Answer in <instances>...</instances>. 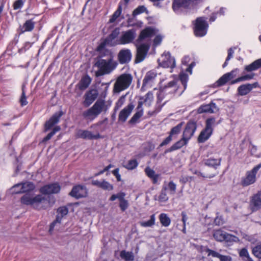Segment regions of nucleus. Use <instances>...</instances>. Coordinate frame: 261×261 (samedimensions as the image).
<instances>
[{
    "instance_id": "f257e3e1",
    "label": "nucleus",
    "mask_w": 261,
    "mask_h": 261,
    "mask_svg": "<svg viewBox=\"0 0 261 261\" xmlns=\"http://www.w3.org/2000/svg\"><path fill=\"white\" fill-rule=\"evenodd\" d=\"M158 30L153 27H148L142 30L136 42L137 55L135 63L142 62L145 58L149 49L151 38L158 33Z\"/></svg>"
},
{
    "instance_id": "f03ea898",
    "label": "nucleus",
    "mask_w": 261,
    "mask_h": 261,
    "mask_svg": "<svg viewBox=\"0 0 261 261\" xmlns=\"http://www.w3.org/2000/svg\"><path fill=\"white\" fill-rule=\"evenodd\" d=\"M110 106L111 103L107 104L105 100L99 99L91 108L83 112L82 116L85 120L91 122L102 112L106 113Z\"/></svg>"
},
{
    "instance_id": "7ed1b4c3",
    "label": "nucleus",
    "mask_w": 261,
    "mask_h": 261,
    "mask_svg": "<svg viewBox=\"0 0 261 261\" xmlns=\"http://www.w3.org/2000/svg\"><path fill=\"white\" fill-rule=\"evenodd\" d=\"M20 202L23 204L31 205L38 210L45 209L48 203L47 199L41 195H37L33 197V195L30 194H25L22 196L20 199Z\"/></svg>"
},
{
    "instance_id": "20e7f679",
    "label": "nucleus",
    "mask_w": 261,
    "mask_h": 261,
    "mask_svg": "<svg viewBox=\"0 0 261 261\" xmlns=\"http://www.w3.org/2000/svg\"><path fill=\"white\" fill-rule=\"evenodd\" d=\"M117 65V63L114 61L111 58L108 60H98L94 64L95 66L98 68V70L95 72V76L98 77L110 74L116 68Z\"/></svg>"
},
{
    "instance_id": "39448f33",
    "label": "nucleus",
    "mask_w": 261,
    "mask_h": 261,
    "mask_svg": "<svg viewBox=\"0 0 261 261\" xmlns=\"http://www.w3.org/2000/svg\"><path fill=\"white\" fill-rule=\"evenodd\" d=\"M153 99V94L148 92L144 97H140L138 98V105L137 108V112L132 117V123H137L139 121V119L143 115V111L142 106L143 104L147 107L150 106Z\"/></svg>"
},
{
    "instance_id": "423d86ee",
    "label": "nucleus",
    "mask_w": 261,
    "mask_h": 261,
    "mask_svg": "<svg viewBox=\"0 0 261 261\" xmlns=\"http://www.w3.org/2000/svg\"><path fill=\"white\" fill-rule=\"evenodd\" d=\"M261 168V163L254 166L251 170L246 172L245 176L242 178L241 184L243 187H247L256 182V174Z\"/></svg>"
},
{
    "instance_id": "0eeeda50",
    "label": "nucleus",
    "mask_w": 261,
    "mask_h": 261,
    "mask_svg": "<svg viewBox=\"0 0 261 261\" xmlns=\"http://www.w3.org/2000/svg\"><path fill=\"white\" fill-rule=\"evenodd\" d=\"M215 121V119L214 118H208L206 120L205 127L201 132L198 137L197 140L199 143H203L209 139L213 133V126Z\"/></svg>"
},
{
    "instance_id": "6e6552de",
    "label": "nucleus",
    "mask_w": 261,
    "mask_h": 261,
    "mask_svg": "<svg viewBox=\"0 0 261 261\" xmlns=\"http://www.w3.org/2000/svg\"><path fill=\"white\" fill-rule=\"evenodd\" d=\"M130 83V74H122L120 75L114 86V91L116 93H119L126 89Z\"/></svg>"
},
{
    "instance_id": "1a4fd4ad",
    "label": "nucleus",
    "mask_w": 261,
    "mask_h": 261,
    "mask_svg": "<svg viewBox=\"0 0 261 261\" xmlns=\"http://www.w3.org/2000/svg\"><path fill=\"white\" fill-rule=\"evenodd\" d=\"M208 24L204 17H199L195 20L194 34L197 37H202L206 35Z\"/></svg>"
},
{
    "instance_id": "9d476101",
    "label": "nucleus",
    "mask_w": 261,
    "mask_h": 261,
    "mask_svg": "<svg viewBox=\"0 0 261 261\" xmlns=\"http://www.w3.org/2000/svg\"><path fill=\"white\" fill-rule=\"evenodd\" d=\"M160 66L164 68H173L175 66V61L169 53H164L158 60Z\"/></svg>"
},
{
    "instance_id": "9b49d317",
    "label": "nucleus",
    "mask_w": 261,
    "mask_h": 261,
    "mask_svg": "<svg viewBox=\"0 0 261 261\" xmlns=\"http://www.w3.org/2000/svg\"><path fill=\"white\" fill-rule=\"evenodd\" d=\"M158 73L154 70L148 71L143 80L142 90H145V88L151 87L155 82Z\"/></svg>"
},
{
    "instance_id": "f8f14e48",
    "label": "nucleus",
    "mask_w": 261,
    "mask_h": 261,
    "mask_svg": "<svg viewBox=\"0 0 261 261\" xmlns=\"http://www.w3.org/2000/svg\"><path fill=\"white\" fill-rule=\"evenodd\" d=\"M61 190V186L58 182L46 185L40 188L39 191L44 195L58 194Z\"/></svg>"
},
{
    "instance_id": "ddd939ff",
    "label": "nucleus",
    "mask_w": 261,
    "mask_h": 261,
    "mask_svg": "<svg viewBox=\"0 0 261 261\" xmlns=\"http://www.w3.org/2000/svg\"><path fill=\"white\" fill-rule=\"evenodd\" d=\"M178 88L179 87L177 85V82L175 81L170 82L167 85L160 89V95L159 96L161 97L162 95L168 93L171 97L174 93L177 92ZM167 95L168 94H167Z\"/></svg>"
},
{
    "instance_id": "4468645a",
    "label": "nucleus",
    "mask_w": 261,
    "mask_h": 261,
    "mask_svg": "<svg viewBox=\"0 0 261 261\" xmlns=\"http://www.w3.org/2000/svg\"><path fill=\"white\" fill-rule=\"evenodd\" d=\"M69 195L76 199L85 197L87 195V190L84 186L76 185L73 187Z\"/></svg>"
},
{
    "instance_id": "2eb2a0df",
    "label": "nucleus",
    "mask_w": 261,
    "mask_h": 261,
    "mask_svg": "<svg viewBox=\"0 0 261 261\" xmlns=\"http://www.w3.org/2000/svg\"><path fill=\"white\" fill-rule=\"evenodd\" d=\"M195 5L193 0H174L172 8L174 11H177L180 8L188 9Z\"/></svg>"
},
{
    "instance_id": "dca6fc26",
    "label": "nucleus",
    "mask_w": 261,
    "mask_h": 261,
    "mask_svg": "<svg viewBox=\"0 0 261 261\" xmlns=\"http://www.w3.org/2000/svg\"><path fill=\"white\" fill-rule=\"evenodd\" d=\"M75 137L76 138H82L87 140L98 139L101 138L99 133L94 135L89 130L83 129L77 130L75 134Z\"/></svg>"
},
{
    "instance_id": "f3484780",
    "label": "nucleus",
    "mask_w": 261,
    "mask_h": 261,
    "mask_svg": "<svg viewBox=\"0 0 261 261\" xmlns=\"http://www.w3.org/2000/svg\"><path fill=\"white\" fill-rule=\"evenodd\" d=\"M196 128L197 124L196 122L193 121H189L186 125L182 136L184 137V139L189 141L194 135Z\"/></svg>"
},
{
    "instance_id": "a211bd4d",
    "label": "nucleus",
    "mask_w": 261,
    "mask_h": 261,
    "mask_svg": "<svg viewBox=\"0 0 261 261\" xmlns=\"http://www.w3.org/2000/svg\"><path fill=\"white\" fill-rule=\"evenodd\" d=\"M119 34V29L116 28L105 39L104 44L111 46L119 44L118 36Z\"/></svg>"
},
{
    "instance_id": "6ab92c4d",
    "label": "nucleus",
    "mask_w": 261,
    "mask_h": 261,
    "mask_svg": "<svg viewBox=\"0 0 261 261\" xmlns=\"http://www.w3.org/2000/svg\"><path fill=\"white\" fill-rule=\"evenodd\" d=\"M250 206L252 212L261 209V190L251 197Z\"/></svg>"
},
{
    "instance_id": "aec40b11",
    "label": "nucleus",
    "mask_w": 261,
    "mask_h": 261,
    "mask_svg": "<svg viewBox=\"0 0 261 261\" xmlns=\"http://www.w3.org/2000/svg\"><path fill=\"white\" fill-rule=\"evenodd\" d=\"M57 213L58 215H57L56 220L50 224L49 229L50 232L54 230L57 224L61 223L62 218L68 214V210L65 206L60 207L57 210Z\"/></svg>"
},
{
    "instance_id": "412c9836",
    "label": "nucleus",
    "mask_w": 261,
    "mask_h": 261,
    "mask_svg": "<svg viewBox=\"0 0 261 261\" xmlns=\"http://www.w3.org/2000/svg\"><path fill=\"white\" fill-rule=\"evenodd\" d=\"M62 115L63 112L62 111L54 114L44 124V132L48 131L55 124H57Z\"/></svg>"
},
{
    "instance_id": "4be33fe9",
    "label": "nucleus",
    "mask_w": 261,
    "mask_h": 261,
    "mask_svg": "<svg viewBox=\"0 0 261 261\" xmlns=\"http://www.w3.org/2000/svg\"><path fill=\"white\" fill-rule=\"evenodd\" d=\"M97 96L98 92L96 90L92 89L87 92L84 95L85 100L83 101L84 105L86 107H89L96 99Z\"/></svg>"
},
{
    "instance_id": "5701e85b",
    "label": "nucleus",
    "mask_w": 261,
    "mask_h": 261,
    "mask_svg": "<svg viewBox=\"0 0 261 261\" xmlns=\"http://www.w3.org/2000/svg\"><path fill=\"white\" fill-rule=\"evenodd\" d=\"M125 195V194L122 192L113 194L110 198V200L114 201L116 199H118L120 201L119 206L122 211H124L128 207V202L124 199Z\"/></svg>"
},
{
    "instance_id": "b1692460",
    "label": "nucleus",
    "mask_w": 261,
    "mask_h": 261,
    "mask_svg": "<svg viewBox=\"0 0 261 261\" xmlns=\"http://www.w3.org/2000/svg\"><path fill=\"white\" fill-rule=\"evenodd\" d=\"M20 188V190L17 191L16 193H27L34 190L35 188L32 182L27 181L25 182L19 183L14 185V188Z\"/></svg>"
},
{
    "instance_id": "393cba45",
    "label": "nucleus",
    "mask_w": 261,
    "mask_h": 261,
    "mask_svg": "<svg viewBox=\"0 0 261 261\" xmlns=\"http://www.w3.org/2000/svg\"><path fill=\"white\" fill-rule=\"evenodd\" d=\"M218 110L219 109L217 107L216 103L211 102L209 104L203 105L200 106L198 109V112L199 113H214L218 111Z\"/></svg>"
},
{
    "instance_id": "a878e982",
    "label": "nucleus",
    "mask_w": 261,
    "mask_h": 261,
    "mask_svg": "<svg viewBox=\"0 0 261 261\" xmlns=\"http://www.w3.org/2000/svg\"><path fill=\"white\" fill-rule=\"evenodd\" d=\"M205 252L207 253L208 256L217 257L219 259L220 261H232V257L230 256L222 255L209 248H207Z\"/></svg>"
},
{
    "instance_id": "bb28decb",
    "label": "nucleus",
    "mask_w": 261,
    "mask_h": 261,
    "mask_svg": "<svg viewBox=\"0 0 261 261\" xmlns=\"http://www.w3.org/2000/svg\"><path fill=\"white\" fill-rule=\"evenodd\" d=\"M118 59L120 64H125L130 59V51L129 49H121L118 55Z\"/></svg>"
},
{
    "instance_id": "cd10ccee",
    "label": "nucleus",
    "mask_w": 261,
    "mask_h": 261,
    "mask_svg": "<svg viewBox=\"0 0 261 261\" xmlns=\"http://www.w3.org/2000/svg\"><path fill=\"white\" fill-rule=\"evenodd\" d=\"M188 141L189 140H187L186 139H184V137L182 136V138L180 140L173 144L169 148L167 149L165 151V153L172 152L175 150L180 149L184 145H187Z\"/></svg>"
},
{
    "instance_id": "c85d7f7f",
    "label": "nucleus",
    "mask_w": 261,
    "mask_h": 261,
    "mask_svg": "<svg viewBox=\"0 0 261 261\" xmlns=\"http://www.w3.org/2000/svg\"><path fill=\"white\" fill-rule=\"evenodd\" d=\"M130 114V103L128 104L126 107L120 112L118 117L119 121L122 123L125 122Z\"/></svg>"
},
{
    "instance_id": "c756f323",
    "label": "nucleus",
    "mask_w": 261,
    "mask_h": 261,
    "mask_svg": "<svg viewBox=\"0 0 261 261\" xmlns=\"http://www.w3.org/2000/svg\"><path fill=\"white\" fill-rule=\"evenodd\" d=\"M261 67V58L253 62L250 64L245 67V70L247 72H251L256 70Z\"/></svg>"
},
{
    "instance_id": "7c9ffc66",
    "label": "nucleus",
    "mask_w": 261,
    "mask_h": 261,
    "mask_svg": "<svg viewBox=\"0 0 261 261\" xmlns=\"http://www.w3.org/2000/svg\"><path fill=\"white\" fill-rule=\"evenodd\" d=\"M35 25V22L33 21V19L26 20L21 29V32H31L34 29Z\"/></svg>"
},
{
    "instance_id": "2f4dec72",
    "label": "nucleus",
    "mask_w": 261,
    "mask_h": 261,
    "mask_svg": "<svg viewBox=\"0 0 261 261\" xmlns=\"http://www.w3.org/2000/svg\"><path fill=\"white\" fill-rule=\"evenodd\" d=\"M252 90L250 84L242 85L238 88V94L241 96L246 95Z\"/></svg>"
},
{
    "instance_id": "473e14b6",
    "label": "nucleus",
    "mask_w": 261,
    "mask_h": 261,
    "mask_svg": "<svg viewBox=\"0 0 261 261\" xmlns=\"http://www.w3.org/2000/svg\"><path fill=\"white\" fill-rule=\"evenodd\" d=\"M146 174L151 178L153 184H156L159 178V175L155 174L154 171L149 167H146L145 169Z\"/></svg>"
},
{
    "instance_id": "72a5a7b5",
    "label": "nucleus",
    "mask_w": 261,
    "mask_h": 261,
    "mask_svg": "<svg viewBox=\"0 0 261 261\" xmlns=\"http://www.w3.org/2000/svg\"><path fill=\"white\" fill-rule=\"evenodd\" d=\"M91 82V79L88 75H86L83 77L81 80L79 87L81 90H85L88 87Z\"/></svg>"
},
{
    "instance_id": "f704fd0d",
    "label": "nucleus",
    "mask_w": 261,
    "mask_h": 261,
    "mask_svg": "<svg viewBox=\"0 0 261 261\" xmlns=\"http://www.w3.org/2000/svg\"><path fill=\"white\" fill-rule=\"evenodd\" d=\"M130 42V30L123 32L119 39V44H125Z\"/></svg>"
},
{
    "instance_id": "c9c22d12",
    "label": "nucleus",
    "mask_w": 261,
    "mask_h": 261,
    "mask_svg": "<svg viewBox=\"0 0 261 261\" xmlns=\"http://www.w3.org/2000/svg\"><path fill=\"white\" fill-rule=\"evenodd\" d=\"M221 159L210 158L204 160V164L207 166L212 167L215 169L221 164Z\"/></svg>"
},
{
    "instance_id": "e433bc0d",
    "label": "nucleus",
    "mask_w": 261,
    "mask_h": 261,
    "mask_svg": "<svg viewBox=\"0 0 261 261\" xmlns=\"http://www.w3.org/2000/svg\"><path fill=\"white\" fill-rule=\"evenodd\" d=\"M159 219L162 225L165 227H168L171 223V220L166 214H161Z\"/></svg>"
},
{
    "instance_id": "4c0bfd02",
    "label": "nucleus",
    "mask_w": 261,
    "mask_h": 261,
    "mask_svg": "<svg viewBox=\"0 0 261 261\" xmlns=\"http://www.w3.org/2000/svg\"><path fill=\"white\" fill-rule=\"evenodd\" d=\"M225 232L221 229L215 230L214 231L213 237L217 241L222 242L224 241Z\"/></svg>"
},
{
    "instance_id": "58836bf2",
    "label": "nucleus",
    "mask_w": 261,
    "mask_h": 261,
    "mask_svg": "<svg viewBox=\"0 0 261 261\" xmlns=\"http://www.w3.org/2000/svg\"><path fill=\"white\" fill-rule=\"evenodd\" d=\"M155 217L154 214H152L150 219L146 221H142L140 222L141 226L144 227H151L155 224Z\"/></svg>"
},
{
    "instance_id": "ea45409f",
    "label": "nucleus",
    "mask_w": 261,
    "mask_h": 261,
    "mask_svg": "<svg viewBox=\"0 0 261 261\" xmlns=\"http://www.w3.org/2000/svg\"><path fill=\"white\" fill-rule=\"evenodd\" d=\"M121 12H122V6H121V3H120L117 10L112 15L111 18L109 19V23L114 22L116 20V19L120 16Z\"/></svg>"
},
{
    "instance_id": "a19ab883",
    "label": "nucleus",
    "mask_w": 261,
    "mask_h": 261,
    "mask_svg": "<svg viewBox=\"0 0 261 261\" xmlns=\"http://www.w3.org/2000/svg\"><path fill=\"white\" fill-rule=\"evenodd\" d=\"M167 188L166 186H163L161 193L158 197V200L160 202H165L168 201L169 198L166 193Z\"/></svg>"
},
{
    "instance_id": "79ce46f5",
    "label": "nucleus",
    "mask_w": 261,
    "mask_h": 261,
    "mask_svg": "<svg viewBox=\"0 0 261 261\" xmlns=\"http://www.w3.org/2000/svg\"><path fill=\"white\" fill-rule=\"evenodd\" d=\"M179 80L182 85L183 89L180 91V94H181L186 89L187 87V83L188 80V75L184 72H181L179 74Z\"/></svg>"
},
{
    "instance_id": "37998d69",
    "label": "nucleus",
    "mask_w": 261,
    "mask_h": 261,
    "mask_svg": "<svg viewBox=\"0 0 261 261\" xmlns=\"http://www.w3.org/2000/svg\"><path fill=\"white\" fill-rule=\"evenodd\" d=\"M239 255L242 257L244 261H253L250 257L249 253L246 248L242 249L239 252Z\"/></svg>"
},
{
    "instance_id": "c03bdc74",
    "label": "nucleus",
    "mask_w": 261,
    "mask_h": 261,
    "mask_svg": "<svg viewBox=\"0 0 261 261\" xmlns=\"http://www.w3.org/2000/svg\"><path fill=\"white\" fill-rule=\"evenodd\" d=\"M61 130L60 126H56L43 139V142H46L49 140L51 137L58 132Z\"/></svg>"
},
{
    "instance_id": "a18cd8bd",
    "label": "nucleus",
    "mask_w": 261,
    "mask_h": 261,
    "mask_svg": "<svg viewBox=\"0 0 261 261\" xmlns=\"http://www.w3.org/2000/svg\"><path fill=\"white\" fill-rule=\"evenodd\" d=\"M164 186H165L164 185ZM167 190L169 191V193L171 195L175 194L176 190V185L173 181H170L166 186Z\"/></svg>"
},
{
    "instance_id": "49530a36",
    "label": "nucleus",
    "mask_w": 261,
    "mask_h": 261,
    "mask_svg": "<svg viewBox=\"0 0 261 261\" xmlns=\"http://www.w3.org/2000/svg\"><path fill=\"white\" fill-rule=\"evenodd\" d=\"M154 36H155V37L153 40V46L155 47L161 44L164 36L161 34H159V31Z\"/></svg>"
},
{
    "instance_id": "de8ad7c7",
    "label": "nucleus",
    "mask_w": 261,
    "mask_h": 261,
    "mask_svg": "<svg viewBox=\"0 0 261 261\" xmlns=\"http://www.w3.org/2000/svg\"><path fill=\"white\" fill-rule=\"evenodd\" d=\"M183 123V122H181L178 124L176 126L173 127L171 129L169 135L172 137L173 136L178 134L181 130Z\"/></svg>"
},
{
    "instance_id": "09e8293b",
    "label": "nucleus",
    "mask_w": 261,
    "mask_h": 261,
    "mask_svg": "<svg viewBox=\"0 0 261 261\" xmlns=\"http://www.w3.org/2000/svg\"><path fill=\"white\" fill-rule=\"evenodd\" d=\"M224 241L227 242H237L239 241V239L238 237L230 234L229 233H228L227 232H225Z\"/></svg>"
},
{
    "instance_id": "8fccbe9b",
    "label": "nucleus",
    "mask_w": 261,
    "mask_h": 261,
    "mask_svg": "<svg viewBox=\"0 0 261 261\" xmlns=\"http://www.w3.org/2000/svg\"><path fill=\"white\" fill-rule=\"evenodd\" d=\"M230 80L229 77L227 76L225 73L216 82V84L218 86H221L225 85L227 82L229 81Z\"/></svg>"
},
{
    "instance_id": "3c124183",
    "label": "nucleus",
    "mask_w": 261,
    "mask_h": 261,
    "mask_svg": "<svg viewBox=\"0 0 261 261\" xmlns=\"http://www.w3.org/2000/svg\"><path fill=\"white\" fill-rule=\"evenodd\" d=\"M252 253L258 258H261V243L252 248Z\"/></svg>"
},
{
    "instance_id": "603ef678",
    "label": "nucleus",
    "mask_w": 261,
    "mask_h": 261,
    "mask_svg": "<svg viewBox=\"0 0 261 261\" xmlns=\"http://www.w3.org/2000/svg\"><path fill=\"white\" fill-rule=\"evenodd\" d=\"M191 171L193 174H196L199 176H201L203 178H211L214 177L216 175L215 174L204 175L202 173L198 171L196 169H191Z\"/></svg>"
},
{
    "instance_id": "864d4df0",
    "label": "nucleus",
    "mask_w": 261,
    "mask_h": 261,
    "mask_svg": "<svg viewBox=\"0 0 261 261\" xmlns=\"http://www.w3.org/2000/svg\"><path fill=\"white\" fill-rule=\"evenodd\" d=\"M100 188L105 190L111 191L113 189V186L109 182L106 181L105 180H103L101 181V186Z\"/></svg>"
},
{
    "instance_id": "5fc2aeb1",
    "label": "nucleus",
    "mask_w": 261,
    "mask_h": 261,
    "mask_svg": "<svg viewBox=\"0 0 261 261\" xmlns=\"http://www.w3.org/2000/svg\"><path fill=\"white\" fill-rule=\"evenodd\" d=\"M20 102L21 106H25L28 104V101L27 100V97L25 96V93L24 91V86H23L22 87V94L20 99Z\"/></svg>"
},
{
    "instance_id": "6e6d98bb",
    "label": "nucleus",
    "mask_w": 261,
    "mask_h": 261,
    "mask_svg": "<svg viewBox=\"0 0 261 261\" xmlns=\"http://www.w3.org/2000/svg\"><path fill=\"white\" fill-rule=\"evenodd\" d=\"M167 94H168L167 93ZM160 95V90L159 91V93L158 94V102H161L164 99H165V101L163 103V105L166 103V102H167L171 97L169 95H167V94H163L161 96V97H160L159 96Z\"/></svg>"
},
{
    "instance_id": "4d7b16f0",
    "label": "nucleus",
    "mask_w": 261,
    "mask_h": 261,
    "mask_svg": "<svg viewBox=\"0 0 261 261\" xmlns=\"http://www.w3.org/2000/svg\"><path fill=\"white\" fill-rule=\"evenodd\" d=\"M146 11V8L144 6H140L134 10L133 15L134 16H135L145 12Z\"/></svg>"
},
{
    "instance_id": "13d9d810",
    "label": "nucleus",
    "mask_w": 261,
    "mask_h": 261,
    "mask_svg": "<svg viewBox=\"0 0 261 261\" xmlns=\"http://www.w3.org/2000/svg\"><path fill=\"white\" fill-rule=\"evenodd\" d=\"M233 53L234 50L232 49V48H230L228 50L227 57L226 58L225 62H224L222 66L223 68H225L228 65V62L230 59L232 58Z\"/></svg>"
},
{
    "instance_id": "bf43d9fd",
    "label": "nucleus",
    "mask_w": 261,
    "mask_h": 261,
    "mask_svg": "<svg viewBox=\"0 0 261 261\" xmlns=\"http://www.w3.org/2000/svg\"><path fill=\"white\" fill-rule=\"evenodd\" d=\"M120 255L121 258L125 261L130 260V253L129 252L125 250L121 251Z\"/></svg>"
},
{
    "instance_id": "052dcab7",
    "label": "nucleus",
    "mask_w": 261,
    "mask_h": 261,
    "mask_svg": "<svg viewBox=\"0 0 261 261\" xmlns=\"http://www.w3.org/2000/svg\"><path fill=\"white\" fill-rule=\"evenodd\" d=\"M24 3L23 0H17L13 4V9L14 10H18L22 7Z\"/></svg>"
},
{
    "instance_id": "680f3d73",
    "label": "nucleus",
    "mask_w": 261,
    "mask_h": 261,
    "mask_svg": "<svg viewBox=\"0 0 261 261\" xmlns=\"http://www.w3.org/2000/svg\"><path fill=\"white\" fill-rule=\"evenodd\" d=\"M238 72L239 69L238 68H236L230 72L226 73V74H227V76L229 77V79L230 80L237 76Z\"/></svg>"
},
{
    "instance_id": "e2e57ef3",
    "label": "nucleus",
    "mask_w": 261,
    "mask_h": 261,
    "mask_svg": "<svg viewBox=\"0 0 261 261\" xmlns=\"http://www.w3.org/2000/svg\"><path fill=\"white\" fill-rule=\"evenodd\" d=\"M224 220L222 217L217 216L214 220V223L218 226L224 224Z\"/></svg>"
},
{
    "instance_id": "0e129e2a",
    "label": "nucleus",
    "mask_w": 261,
    "mask_h": 261,
    "mask_svg": "<svg viewBox=\"0 0 261 261\" xmlns=\"http://www.w3.org/2000/svg\"><path fill=\"white\" fill-rule=\"evenodd\" d=\"M172 140V137L170 135L167 137L160 144V147H163L168 144Z\"/></svg>"
},
{
    "instance_id": "69168bd1",
    "label": "nucleus",
    "mask_w": 261,
    "mask_h": 261,
    "mask_svg": "<svg viewBox=\"0 0 261 261\" xmlns=\"http://www.w3.org/2000/svg\"><path fill=\"white\" fill-rule=\"evenodd\" d=\"M254 76V73H251V74H246L245 75L242 76H241V77L242 79V81L243 82V81L251 80V79H253Z\"/></svg>"
},
{
    "instance_id": "338daca9",
    "label": "nucleus",
    "mask_w": 261,
    "mask_h": 261,
    "mask_svg": "<svg viewBox=\"0 0 261 261\" xmlns=\"http://www.w3.org/2000/svg\"><path fill=\"white\" fill-rule=\"evenodd\" d=\"M124 102V97H121L118 102L116 103V106L115 107L114 110L116 111L117 109H119V107H121Z\"/></svg>"
},
{
    "instance_id": "774afa93",
    "label": "nucleus",
    "mask_w": 261,
    "mask_h": 261,
    "mask_svg": "<svg viewBox=\"0 0 261 261\" xmlns=\"http://www.w3.org/2000/svg\"><path fill=\"white\" fill-rule=\"evenodd\" d=\"M249 150L251 155H256V153L257 152V147L252 144H250Z\"/></svg>"
}]
</instances>
